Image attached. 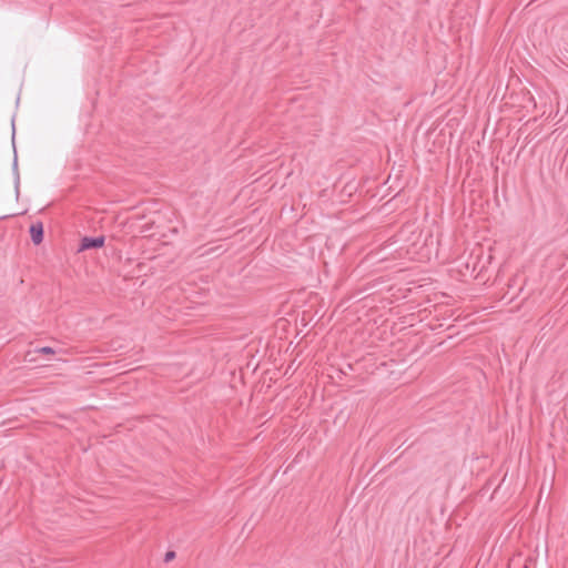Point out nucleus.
Wrapping results in <instances>:
<instances>
[{"instance_id":"nucleus-2","label":"nucleus","mask_w":568,"mask_h":568,"mask_svg":"<svg viewBox=\"0 0 568 568\" xmlns=\"http://www.w3.org/2000/svg\"><path fill=\"white\" fill-rule=\"evenodd\" d=\"M32 242L39 245L43 240V226L41 223H34L30 226Z\"/></svg>"},{"instance_id":"nucleus-4","label":"nucleus","mask_w":568,"mask_h":568,"mask_svg":"<svg viewBox=\"0 0 568 568\" xmlns=\"http://www.w3.org/2000/svg\"><path fill=\"white\" fill-rule=\"evenodd\" d=\"M38 353L44 354V355H53L54 351L51 347H41L38 349Z\"/></svg>"},{"instance_id":"nucleus-6","label":"nucleus","mask_w":568,"mask_h":568,"mask_svg":"<svg viewBox=\"0 0 568 568\" xmlns=\"http://www.w3.org/2000/svg\"><path fill=\"white\" fill-rule=\"evenodd\" d=\"M131 261H132L131 257H128V256L125 257V262L130 263Z\"/></svg>"},{"instance_id":"nucleus-3","label":"nucleus","mask_w":568,"mask_h":568,"mask_svg":"<svg viewBox=\"0 0 568 568\" xmlns=\"http://www.w3.org/2000/svg\"><path fill=\"white\" fill-rule=\"evenodd\" d=\"M111 250H112V258L116 260L118 262H121L123 260L122 250L114 247V246H112Z\"/></svg>"},{"instance_id":"nucleus-1","label":"nucleus","mask_w":568,"mask_h":568,"mask_svg":"<svg viewBox=\"0 0 568 568\" xmlns=\"http://www.w3.org/2000/svg\"><path fill=\"white\" fill-rule=\"evenodd\" d=\"M104 245V237L103 236H98V237H83L81 240V244H80V247H79V252H82V251H85V250H89V248H94V247H102Z\"/></svg>"},{"instance_id":"nucleus-5","label":"nucleus","mask_w":568,"mask_h":568,"mask_svg":"<svg viewBox=\"0 0 568 568\" xmlns=\"http://www.w3.org/2000/svg\"><path fill=\"white\" fill-rule=\"evenodd\" d=\"M174 558H175V551L169 550V551H166V554L164 556V561L169 562V561L173 560Z\"/></svg>"}]
</instances>
